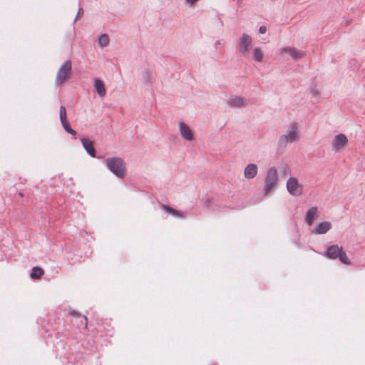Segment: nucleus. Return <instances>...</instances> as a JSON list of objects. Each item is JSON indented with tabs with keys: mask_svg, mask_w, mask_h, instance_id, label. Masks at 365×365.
<instances>
[{
	"mask_svg": "<svg viewBox=\"0 0 365 365\" xmlns=\"http://www.w3.org/2000/svg\"><path fill=\"white\" fill-rule=\"evenodd\" d=\"M323 255L329 259H339L342 264L346 265H350L351 263L343 247L338 245L328 246Z\"/></svg>",
	"mask_w": 365,
	"mask_h": 365,
	"instance_id": "2",
	"label": "nucleus"
},
{
	"mask_svg": "<svg viewBox=\"0 0 365 365\" xmlns=\"http://www.w3.org/2000/svg\"><path fill=\"white\" fill-rule=\"evenodd\" d=\"M69 314H70V315H71V316H80V314H78V313H77L76 312H75V311H72V312H71Z\"/></svg>",
	"mask_w": 365,
	"mask_h": 365,
	"instance_id": "29",
	"label": "nucleus"
},
{
	"mask_svg": "<svg viewBox=\"0 0 365 365\" xmlns=\"http://www.w3.org/2000/svg\"><path fill=\"white\" fill-rule=\"evenodd\" d=\"M287 189L293 196H300L302 194V186L299 184L296 178L291 177L287 182Z\"/></svg>",
	"mask_w": 365,
	"mask_h": 365,
	"instance_id": "5",
	"label": "nucleus"
},
{
	"mask_svg": "<svg viewBox=\"0 0 365 365\" xmlns=\"http://www.w3.org/2000/svg\"><path fill=\"white\" fill-rule=\"evenodd\" d=\"M319 94V91H318L317 90H313V91H312V95H313L314 96H318Z\"/></svg>",
	"mask_w": 365,
	"mask_h": 365,
	"instance_id": "30",
	"label": "nucleus"
},
{
	"mask_svg": "<svg viewBox=\"0 0 365 365\" xmlns=\"http://www.w3.org/2000/svg\"><path fill=\"white\" fill-rule=\"evenodd\" d=\"M72 63L71 60L66 61L58 68L56 79L55 84L60 86L71 75Z\"/></svg>",
	"mask_w": 365,
	"mask_h": 365,
	"instance_id": "3",
	"label": "nucleus"
},
{
	"mask_svg": "<svg viewBox=\"0 0 365 365\" xmlns=\"http://www.w3.org/2000/svg\"><path fill=\"white\" fill-rule=\"evenodd\" d=\"M331 228V224L330 222L324 221L317 224L312 231L313 234L322 235L327 233Z\"/></svg>",
	"mask_w": 365,
	"mask_h": 365,
	"instance_id": "9",
	"label": "nucleus"
},
{
	"mask_svg": "<svg viewBox=\"0 0 365 365\" xmlns=\"http://www.w3.org/2000/svg\"><path fill=\"white\" fill-rule=\"evenodd\" d=\"M198 0H185V1L190 6H193L196 4Z\"/></svg>",
	"mask_w": 365,
	"mask_h": 365,
	"instance_id": "27",
	"label": "nucleus"
},
{
	"mask_svg": "<svg viewBox=\"0 0 365 365\" xmlns=\"http://www.w3.org/2000/svg\"><path fill=\"white\" fill-rule=\"evenodd\" d=\"M59 117H60L61 122L65 121L67 120L66 108L64 106H60Z\"/></svg>",
	"mask_w": 365,
	"mask_h": 365,
	"instance_id": "23",
	"label": "nucleus"
},
{
	"mask_svg": "<svg viewBox=\"0 0 365 365\" xmlns=\"http://www.w3.org/2000/svg\"><path fill=\"white\" fill-rule=\"evenodd\" d=\"M179 128L182 138L188 141H192L194 140L193 133L187 124L180 122L179 124Z\"/></svg>",
	"mask_w": 365,
	"mask_h": 365,
	"instance_id": "8",
	"label": "nucleus"
},
{
	"mask_svg": "<svg viewBox=\"0 0 365 365\" xmlns=\"http://www.w3.org/2000/svg\"><path fill=\"white\" fill-rule=\"evenodd\" d=\"M298 128V124L294 123L292 125L291 128L287 130V135L289 138L290 142H293L297 138V129Z\"/></svg>",
	"mask_w": 365,
	"mask_h": 365,
	"instance_id": "16",
	"label": "nucleus"
},
{
	"mask_svg": "<svg viewBox=\"0 0 365 365\" xmlns=\"http://www.w3.org/2000/svg\"><path fill=\"white\" fill-rule=\"evenodd\" d=\"M61 123L64 130L69 134L72 135L73 138L76 139V131L71 128L70 123L67 120Z\"/></svg>",
	"mask_w": 365,
	"mask_h": 365,
	"instance_id": "18",
	"label": "nucleus"
},
{
	"mask_svg": "<svg viewBox=\"0 0 365 365\" xmlns=\"http://www.w3.org/2000/svg\"><path fill=\"white\" fill-rule=\"evenodd\" d=\"M83 14V9L82 8H79L78 9V13L76 14V16L74 19V22H76L77 21L78 19L81 18Z\"/></svg>",
	"mask_w": 365,
	"mask_h": 365,
	"instance_id": "25",
	"label": "nucleus"
},
{
	"mask_svg": "<svg viewBox=\"0 0 365 365\" xmlns=\"http://www.w3.org/2000/svg\"><path fill=\"white\" fill-rule=\"evenodd\" d=\"M212 203V199H207L205 202V205L207 207H209L210 206Z\"/></svg>",
	"mask_w": 365,
	"mask_h": 365,
	"instance_id": "28",
	"label": "nucleus"
},
{
	"mask_svg": "<svg viewBox=\"0 0 365 365\" xmlns=\"http://www.w3.org/2000/svg\"><path fill=\"white\" fill-rule=\"evenodd\" d=\"M318 217V208L316 206H313L307 211L305 221L308 225L311 226L314 223V220Z\"/></svg>",
	"mask_w": 365,
	"mask_h": 365,
	"instance_id": "10",
	"label": "nucleus"
},
{
	"mask_svg": "<svg viewBox=\"0 0 365 365\" xmlns=\"http://www.w3.org/2000/svg\"><path fill=\"white\" fill-rule=\"evenodd\" d=\"M243 0H237V3L240 4L242 2Z\"/></svg>",
	"mask_w": 365,
	"mask_h": 365,
	"instance_id": "33",
	"label": "nucleus"
},
{
	"mask_svg": "<svg viewBox=\"0 0 365 365\" xmlns=\"http://www.w3.org/2000/svg\"><path fill=\"white\" fill-rule=\"evenodd\" d=\"M81 141L87 153L92 158H96V150L93 141L88 138H83Z\"/></svg>",
	"mask_w": 365,
	"mask_h": 365,
	"instance_id": "7",
	"label": "nucleus"
},
{
	"mask_svg": "<svg viewBox=\"0 0 365 365\" xmlns=\"http://www.w3.org/2000/svg\"><path fill=\"white\" fill-rule=\"evenodd\" d=\"M277 170L275 167L270 168L267 173L264 182L265 185L263 190L264 195H267L272 189V187L277 184Z\"/></svg>",
	"mask_w": 365,
	"mask_h": 365,
	"instance_id": "4",
	"label": "nucleus"
},
{
	"mask_svg": "<svg viewBox=\"0 0 365 365\" xmlns=\"http://www.w3.org/2000/svg\"><path fill=\"white\" fill-rule=\"evenodd\" d=\"M348 143V138L346 135L343 133L337 134L333 140V149L335 150H339L344 148Z\"/></svg>",
	"mask_w": 365,
	"mask_h": 365,
	"instance_id": "6",
	"label": "nucleus"
},
{
	"mask_svg": "<svg viewBox=\"0 0 365 365\" xmlns=\"http://www.w3.org/2000/svg\"><path fill=\"white\" fill-rule=\"evenodd\" d=\"M163 209L168 214L177 217H183V212L180 210H175L169 205H162Z\"/></svg>",
	"mask_w": 365,
	"mask_h": 365,
	"instance_id": "14",
	"label": "nucleus"
},
{
	"mask_svg": "<svg viewBox=\"0 0 365 365\" xmlns=\"http://www.w3.org/2000/svg\"><path fill=\"white\" fill-rule=\"evenodd\" d=\"M257 174V166L256 164L254 163H250L248 164L244 171L245 177L248 179L251 180L253 179Z\"/></svg>",
	"mask_w": 365,
	"mask_h": 365,
	"instance_id": "11",
	"label": "nucleus"
},
{
	"mask_svg": "<svg viewBox=\"0 0 365 365\" xmlns=\"http://www.w3.org/2000/svg\"><path fill=\"white\" fill-rule=\"evenodd\" d=\"M43 269L38 266H35L32 268L30 277L33 279H39L43 275Z\"/></svg>",
	"mask_w": 365,
	"mask_h": 365,
	"instance_id": "15",
	"label": "nucleus"
},
{
	"mask_svg": "<svg viewBox=\"0 0 365 365\" xmlns=\"http://www.w3.org/2000/svg\"><path fill=\"white\" fill-rule=\"evenodd\" d=\"M19 195L20 197H23V196H24V193H23L22 192H19Z\"/></svg>",
	"mask_w": 365,
	"mask_h": 365,
	"instance_id": "31",
	"label": "nucleus"
},
{
	"mask_svg": "<svg viewBox=\"0 0 365 365\" xmlns=\"http://www.w3.org/2000/svg\"><path fill=\"white\" fill-rule=\"evenodd\" d=\"M106 168L117 178H124L126 174V165L123 159L119 157L108 158L106 160Z\"/></svg>",
	"mask_w": 365,
	"mask_h": 365,
	"instance_id": "1",
	"label": "nucleus"
},
{
	"mask_svg": "<svg viewBox=\"0 0 365 365\" xmlns=\"http://www.w3.org/2000/svg\"><path fill=\"white\" fill-rule=\"evenodd\" d=\"M289 141H290V140L287 134H284V135H281L278 140L279 148H284L287 146Z\"/></svg>",
	"mask_w": 365,
	"mask_h": 365,
	"instance_id": "20",
	"label": "nucleus"
},
{
	"mask_svg": "<svg viewBox=\"0 0 365 365\" xmlns=\"http://www.w3.org/2000/svg\"><path fill=\"white\" fill-rule=\"evenodd\" d=\"M253 58L255 61L261 62L263 58V53L259 48H255L253 53Z\"/></svg>",
	"mask_w": 365,
	"mask_h": 365,
	"instance_id": "22",
	"label": "nucleus"
},
{
	"mask_svg": "<svg viewBox=\"0 0 365 365\" xmlns=\"http://www.w3.org/2000/svg\"><path fill=\"white\" fill-rule=\"evenodd\" d=\"M95 91L101 96L104 97L106 93L104 82L98 78L94 79L93 83Z\"/></svg>",
	"mask_w": 365,
	"mask_h": 365,
	"instance_id": "13",
	"label": "nucleus"
},
{
	"mask_svg": "<svg viewBox=\"0 0 365 365\" xmlns=\"http://www.w3.org/2000/svg\"><path fill=\"white\" fill-rule=\"evenodd\" d=\"M252 43V38L247 34H243L240 38L238 46H250Z\"/></svg>",
	"mask_w": 365,
	"mask_h": 365,
	"instance_id": "19",
	"label": "nucleus"
},
{
	"mask_svg": "<svg viewBox=\"0 0 365 365\" xmlns=\"http://www.w3.org/2000/svg\"><path fill=\"white\" fill-rule=\"evenodd\" d=\"M245 98L240 96H235L228 101L230 107H241L244 105Z\"/></svg>",
	"mask_w": 365,
	"mask_h": 365,
	"instance_id": "17",
	"label": "nucleus"
},
{
	"mask_svg": "<svg viewBox=\"0 0 365 365\" xmlns=\"http://www.w3.org/2000/svg\"><path fill=\"white\" fill-rule=\"evenodd\" d=\"M109 41V36L107 34H103L98 38V46H108Z\"/></svg>",
	"mask_w": 365,
	"mask_h": 365,
	"instance_id": "21",
	"label": "nucleus"
},
{
	"mask_svg": "<svg viewBox=\"0 0 365 365\" xmlns=\"http://www.w3.org/2000/svg\"><path fill=\"white\" fill-rule=\"evenodd\" d=\"M282 53H289L294 59L302 58L305 54L304 51L297 50L294 47H284L282 49Z\"/></svg>",
	"mask_w": 365,
	"mask_h": 365,
	"instance_id": "12",
	"label": "nucleus"
},
{
	"mask_svg": "<svg viewBox=\"0 0 365 365\" xmlns=\"http://www.w3.org/2000/svg\"><path fill=\"white\" fill-rule=\"evenodd\" d=\"M252 47H240L239 52L244 56H247L250 53V48Z\"/></svg>",
	"mask_w": 365,
	"mask_h": 365,
	"instance_id": "24",
	"label": "nucleus"
},
{
	"mask_svg": "<svg viewBox=\"0 0 365 365\" xmlns=\"http://www.w3.org/2000/svg\"><path fill=\"white\" fill-rule=\"evenodd\" d=\"M83 318H84V319H85L86 321L87 320L86 317H85V316H84V317H83Z\"/></svg>",
	"mask_w": 365,
	"mask_h": 365,
	"instance_id": "34",
	"label": "nucleus"
},
{
	"mask_svg": "<svg viewBox=\"0 0 365 365\" xmlns=\"http://www.w3.org/2000/svg\"><path fill=\"white\" fill-rule=\"evenodd\" d=\"M220 44V41H217L215 43V46H218Z\"/></svg>",
	"mask_w": 365,
	"mask_h": 365,
	"instance_id": "32",
	"label": "nucleus"
},
{
	"mask_svg": "<svg viewBox=\"0 0 365 365\" xmlns=\"http://www.w3.org/2000/svg\"><path fill=\"white\" fill-rule=\"evenodd\" d=\"M267 31V27L265 26H261L259 29V34H264Z\"/></svg>",
	"mask_w": 365,
	"mask_h": 365,
	"instance_id": "26",
	"label": "nucleus"
}]
</instances>
